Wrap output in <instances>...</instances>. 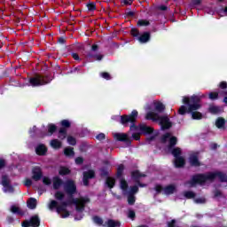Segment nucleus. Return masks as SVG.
Instances as JSON below:
<instances>
[{
  "instance_id": "nucleus-1",
  "label": "nucleus",
  "mask_w": 227,
  "mask_h": 227,
  "mask_svg": "<svg viewBox=\"0 0 227 227\" xmlns=\"http://www.w3.org/2000/svg\"><path fill=\"white\" fill-rule=\"evenodd\" d=\"M64 191L68 195L67 198L63 192L58 191L54 194V198L57 199L58 201H60V203L57 200H51L48 204V208L50 210L55 208L56 212L59 214L60 217L63 219H66V217L70 215V213L67 210V207H70V205H75L76 210L78 212H82L84 207L90 203V198L88 197H80L75 200L72 198V194H75V192L77 191V186H75V183L73 180H68L64 184Z\"/></svg>"
},
{
  "instance_id": "nucleus-2",
  "label": "nucleus",
  "mask_w": 227,
  "mask_h": 227,
  "mask_svg": "<svg viewBox=\"0 0 227 227\" xmlns=\"http://www.w3.org/2000/svg\"><path fill=\"white\" fill-rule=\"evenodd\" d=\"M203 97H205V95H201V96L193 95L191 98H188V97L183 98V104H185L187 106H182L178 110L179 114H185L186 113H192V117L193 120H201V118H203V114L196 111H198V109L201 107V105L200 104V100H201Z\"/></svg>"
},
{
  "instance_id": "nucleus-3",
  "label": "nucleus",
  "mask_w": 227,
  "mask_h": 227,
  "mask_svg": "<svg viewBox=\"0 0 227 227\" xmlns=\"http://www.w3.org/2000/svg\"><path fill=\"white\" fill-rule=\"evenodd\" d=\"M215 178H218L221 182H227L226 174L221 172H211L207 175L193 176L192 180L187 184V187H194L196 184L204 185L207 182H212Z\"/></svg>"
},
{
  "instance_id": "nucleus-4",
  "label": "nucleus",
  "mask_w": 227,
  "mask_h": 227,
  "mask_svg": "<svg viewBox=\"0 0 227 227\" xmlns=\"http://www.w3.org/2000/svg\"><path fill=\"white\" fill-rule=\"evenodd\" d=\"M130 130L134 132L132 137L135 141H139L141 134L151 136L149 140L153 141L158 134L157 131L153 130V128L147 126L146 124H140L138 127L132 125Z\"/></svg>"
},
{
  "instance_id": "nucleus-5",
  "label": "nucleus",
  "mask_w": 227,
  "mask_h": 227,
  "mask_svg": "<svg viewBox=\"0 0 227 227\" xmlns=\"http://www.w3.org/2000/svg\"><path fill=\"white\" fill-rule=\"evenodd\" d=\"M145 119L158 121L161 125V129H170L171 127V121H169V118L167 115L160 116L153 111L147 112Z\"/></svg>"
},
{
  "instance_id": "nucleus-6",
  "label": "nucleus",
  "mask_w": 227,
  "mask_h": 227,
  "mask_svg": "<svg viewBox=\"0 0 227 227\" xmlns=\"http://www.w3.org/2000/svg\"><path fill=\"white\" fill-rule=\"evenodd\" d=\"M120 187H121L123 194L128 195L129 205H134V203H136V197H134V194H136V192H137V191H138L137 185H134V186L129 188V184H127V181L121 179Z\"/></svg>"
},
{
  "instance_id": "nucleus-7",
  "label": "nucleus",
  "mask_w": 227,
  "mask_h": 227,
  "mask_svg": "<svg viewBox=\"0 0 227 227\" xmlns=\"http://www.w3.org/2000/svg\"><path fill=\"white\" fill-rule=\"evenodd\" d=\"M172 155L175 157L174 164L176 168H184L185 166V159L180 155H182L181 148H175L172 150Z\"/></svg>"
},
{
  "instance_id": "nucleus-8",
  "label": "nucleus",
  "mask_w": 227,
  "mask_h": 227,
  "mask_svg": "<svg viewBox=\"0 0 227 227\" xmlns=\"http://www.w3.org/2000/svg\"><path fill=\"white\" fill-rule=\"evenodd\" d=\"M29 82L31 86H43V84H49L47 78L42 75H36L34 78H30Z\"/></svg>"
},
{
  "instance_id": "nucleus-9",
  "label": "nucleus",
  "mask_w": 227,
  "mask_h": 227,
  "mask_svg": "<svg viewBox=\"0 0 227 227\" xmlns=\"http://www.w3.org/2000/svg\"><path fill=\"white\" fill-rule=\"evenodd\" d=\"M155 191L156 192H163V194H173V192H175L176 191V187H175V185L171 184V185H168L165 188H163L160 184H157L155 186Z\"/></svg>"
},
{
  "instance_id": "nucleus-10",
  "label": "nucleus",
  "mask_w": 227,
  "mask_h": 227,
  "mask_svg": "<svg viewBox=\"0 0 227 227\" xmlns=\"http://www.w3.org/2000/svg\"><path fill=\"white\" fill-rule=\"evenodd\" d=\"M137 118V111H132L130 115H123L121 117V123L125 125L127 123H134Z\"/></svg>"
},
{
  "instance_id": "nucleus-11",
  "label": "nucleus",
  "mask_w": 227,
  "mask_h": 227,
  "mask_svg": "<svg viewBox=\"0 0 227 227\" xmlns=\"http://www.w3.org/2000/svg\"><path fill=\"white\" fill-rule=\"evenodd\" d=\"M161 141L162 143H168V148H171V146H175V145H176V137H173L171 133L163 135Z\"/></svg>"
},
{
  "instance_id": "nucleus-12",
  "label": "nucleus",
  "mask_w": 227,
  "mask_h": 227,
  "mask_svg": "<svg viewBox=\"0 0 227 227\" xmlns=\"http://www.w3.org/2000/svg\"><path fill=\"white\" fill-rule=\"evenodd\" d=\"M1 184L4 187V192H13V187L10 185V179L8 176H3Z\"/></svg>"
},
{
  "instance_id": "nucleus-13",
  "label": "nucleus",
  "mask_w": 227,
  "mask_h": 227,
  "mask_svg": "<svg viewBox=\"0 0 227 227\" xmlns=\"http://www.w3.org/2000/svg\"><path fill=\"white\" fill-rule=\"evenodd\" d=\"M38 227L40 226V219L38 216H33L30 218V221H25L22 223V227Z\"/></svg>"
},
{
  "instance_id": "nucleus-14",
  "label": "nucleus",
  "mask_w": 227,
  "mask_h": 227,
  "mask_svg": "<svg viewBox=\"0 0 227 227\" xmlns=\"http://www.w3.org/2000/svg\"><path fill=\"white\" fill-rule=\"evenodd\" d=\"M42 176H43V173H42V168H40V167H35L32 169V178L35 182H38V180H41Z\"/></svg>"
},
{
  "instance_id": "nucleus-15",
  "label": "nucleus",
  "mask_w": 227,
  "mask_h": 227,
  "mask_svg": "<svg viewBox=\"0 0 227 227\" xmlns=\"http://www.w3.org/2000/svg\"><path fill=\"white\" fill-rule=\"evenodd\" d=\"M95 172L93 170H88L87 172L83 173V185H88L89 180L94 178Z\"/></svg>"
},
{
  "instance_id": "nucleus-16",
  "label": "nucleus",
  "mask_w": 227,
  "mask_h": 227,
  "mask_svg": "<svg viewBox=\"0 0 227 227\" xmlns=\"http://www.w3.org/2000/svg\"><path fill=\"white\" fill-rule=\"evenodd\" d=\"M114 137L117 141H126V142L130 141V138H129V135L125 133H115L114 134Z\"/></svg>"
},
{
  "instance_id": "nucleus-17",
  "label": "nucleus",
  "mask_w": 227,
  "mask_h": 227,
  "mask_svg": "<svg viewBox=\"0 0 227 227\" xmlns=\"http://www.w3.org/2000/svg\"><path fill=\"white\" fill-rule=\"evenodd\" d=\"M189 162L192 166H200V160H198V153H191Z\"/></svg>"
},
{
  "instance_id": "nucleus-18",
  "label": "nucleus",
  "mask_w": 227,
  "mask_h": 227,
  "mask_svg": "<svg viewBox=\"0 0 227 227\" xmlns=\"http://www.w3.org/2000/svg\"><path fill=\"white\" fill-rule=\"evenodd\" d=\"M151 107H152V109H154L158 113H162V111H164V109H165V106L160 101L153 102V104L151 106Z\"/></svg>"
},
{
  "instance_id": "nucleus-19",
  "label": "nucleus",
  "mask_w": 227,
  "mask_h": 227,
  "mask_svg": "<svg viewBox=\"0 0 227 227\" xmlns=\"http://www.w3.org/2000/svg\"><path fill=\"white\" fill-rule=\"evenodd\" d=\"M37 155H45L47 153V147L43 144H40L35 148Z\"/></svg>"
},
{
  "instance_id": "nucleus-20",
  "label": "nucleus",
  "mask_w": 227,
  "mask_h": 227,
  "mask_svg": "<svg viewBox=\"0 0 227 227\" xmlns=\"http://www.w3.org/2000/svg\"><path fill=\"white\" fill-rule=\"evenodd\" d=\"M63 184V180H61V178L55 176L53 178V189L58 190L61 187V185Z\"/></svg>"
},
{
  "instance_id": "nucleus-21",
  "label": "nucleus",
  "mask_w": 227,
  "mask_h": 227,
  "mask_svg": "<svg viewBox=\"0 0 227 227\" xmlns=\"http://www.w3.org/2000/svg\"><path fill=\"white\" fill-rule=\"evenodd\" d=\"M11 212L12 214H16L17 215H24V211L19 207L17 205H13L11 207Z\"/></svg>"
},
{
  "instance_id": "nucleus-22",
  "label": "nucleus",
  "mask_w": 227,
  "mask_h": 227,
  "mask_svg": "<svg viewBox=\"0 0 227 227\" xmlns=\"http://www.w3.org/2000/svg\"><path fill=\"white\" fill-rule=\"evenodd\" d=\"M148 40H150V34L148 32L144 33L138 37V41L140 42V43H146Z\"/></svg>"
},
{
  "instance_id": "nucleus-23",
  "label": "nucleus",
  "mask_w": 227,
  "mask_h": 227,
  "mask_svg": "<svg viewBox=\"0 0 227 227\" xmlns=\"http://www.w3.org/2000/svg\"><path fill=\"white\" fill-rule=\"evenodd\" d=\"M27 205L28 208H30V210H34V208H36V199L30 198L27 201Z\"/></svg>"
},
{
  "instance_id": "nucleus-24",
  "label": "nucleus",
  "mask_w": 227,
  "mask_h": 227,
  "mask_svg": "<svg viewBox=\"0 0 227 227\" xmlns=\"http://www.w3.org/2000/svg\"><path fill=\"white\" fill-rule=\"evenodd\" d=\"M131 176L135 182H139V178L145 176V174H141L139 171L135 170L132 172Z\"/></svg>"
},
{
  "instance_id": "nucleus-25",
  "label": "nucleus",
  "mask_w": 227,
  "mask_h": 227,
  "mask_svg": "<svg viewBox=\"0 0 227 227\" xmlns=\"http://www.w3.org/2000/svg\"><path fill=\"white\" fill-rule=\"evenodd\" d=\"M50 145L51 148H55V149L61 148V141L58 139L51 140Z\"/></svg>"
},
{
  "instance_id": "nucleus-26",
  "label": "nucleus",
  "mask_w": 227,
  "mask_h": 227,
  "mask_svg": "<svg viewBox=\"0 0 227 227\" xmlns=\"http://www.w3.org/2000/svg\"><path fill=\"white\" fill-rule=\"evenodd\" d=\"M222 111H223V109L219 106H211L209 107V113H211L212 114H217L218 113H221Z\"/></svg>"
},
{
  "instance_id": "nucleus-27",
  "label": "nucleus",
  "mask_w": 227,
  "mask_h": 227,
  "mask_svg": "<svg viewBox=\"0 0 227 227\" xmlns=\"http://www.w3.org/2000/svg\"><path fill=\"white\" fill-rule=\"evenodd\" d=\"M106 226L107 227H120L121 223L118 221L108 220L107 223H106Z\"/></svg>"
},
{
  "instance_id": "nucleus-28",
  "label": "nucleus",
  "mask_w": 227,
  "mask_h": 227,
  "mask_svg": "<svg viewBox=\"0 0 227 227\" xmlns=\"http://www.w3.org/2000/svg\"><path fill=\"white\" fill-rule=\"evenodd\" d=\"M64 153L67 157H74V148L72 147H67L64 150Z\"/></svg>"
},
{
  "instance_id": "nucleus-29",
  "label": "nucleus",
  "mask_w": 227,
  "mask_h": 227,
  "mask_svg": "<svg viewBox=\"0 0 227 227\" xmlns=\"http://www.w3.org/2000/svg\"><path fill=\"white\" fill-rule=\"evenodd\" d=\"M59 173L61 176L68 175L70 173V169L67 167H60Z\"/></svg>"
},
{
  "instance_id": "nucleus-30",
  "label": "nucleus",
  "mask_w": 227,
  "mask_h": 227,
  "mask_svg": "<svg viewBox=\"0 0 227 227\" xmlns=\"http://www.w3.org/2000/svg\"><path fill=\"white\" fill-rule=\"evenodd\" d=\"M114 178L113 177H107L106 179V185L110 188L113 189V187H114Z\"/></svg>"
},
{
  "instance_id": "nucleus-31",
  "label": "nucleus",
  "mask_w": 227,
  "mask_h": 227,
  "mask_svg": "<svg viewBox=\"0 0 227 227\" xmlns=\"http://www.w3.org/2000/svg\"><path fill=\"white\" fill-rule=\"evenodd\" d=\"M215 125L218 129H223V127L224 126V119L218 118L215 121Z\"/></svg>"
},
{
  "instance_id": "nucleus-32",
  "label": "nucleus",
  "mask_w": 227,
  "mask_h": 227,
  "mask_svg": "<svg viewBox=\"0 0 227 227\" xmlns=\"http://www.w3.org/2000/svg\"><path fill=\"white\" fill-rule=\"evenodd\" d=\"M59 137V139H65L67 137V129H60Z\"/></svg>"
},
{
  "instance_id": "nucleus-33",
  "label": "nucleus",
  "mask_w": 227,
  "mask_h": 227,
  "mask_svg": "<svg viewBox=\"0 0 227 227\" xmlns=\"http://www.w3.org/2000/svg\"><path fill=\"white\" fill-rule=\"evenodd\" d=\"M196 194L192 192H184V197L187 198L188 200H192V198H194Z\"/></svg>"
},
{
  "instance_id": "nucleus-34",
  "label": "nucleus",
  "mask_w": 227,
  "mask_h": 227,
  "mask_svg": "<svg viewBox=\"0 0 227 227\" xmlns=\"http://www.w3.org/2000/svg\"><path fill=\"white\" fill-rule=\"evenodd\" d=\"M67 143H68V145H72L74 146V145H75L77 141L73 137H67Z\"/></svg>"
},
{
  "instance_id": "nucleus-35",
  "label": "nucleus",
  "mask_w": 227,
  "mask_h": 227,
  "mask_svg": "<svg viewBox=\"0 0 227 227\" xmlns=\"http://www.w3.org/2000/svg\"><path fill=\"white\" fill-rule=\"evenodd\" d=\"M48 131L50 132V134H52V133L56 132V125L49 124L48 125Z\"/></svg>"
},
{
  "instance_id": "nucleus-36",
  "label": "nucleus",
  "mask_w": 227,
  "mask_h": 227,
  "mask_svg": "<svg viewBox=\"0 0 227 227\" xmlns=\"http://www.w3.org/2000/svg\"><path fill=\"white\" fill-rule=\"evenodd\" d=\"M51 178L48 176L43 177V184H44V185H51Z\"/></svg>"
},
{
  "instance_id": "nucleus-37",
  "label": "nucleus",
  "mask_w": 227,
  "mask_h": 227,
  "mask_svg": "<svg viewBox=\"0 0 227 227\" xmlns=\"http://www.w3.org/2000/svg\"><path fill=\"white\" fill-rule=\"evenodd\" d=\"M93 222L96 223V224H98L99 226L102 225V218L98 217V216H94L93 217Z\"/></svg>"
},
{
  "instance_id": "nucleus-38",
  "label": "nucleus",
  "mask_w": 227,
  "mask_h": 227,
  "mask_svg": "<svg viewBox=\"0 0 227 227\" xmlns=\"http://www.w3.org/2000/svg\"><path fill=\"white\" fill-rule=\"evenodd\" d=\"M150 24V22L146 20H140L137 22L138 26H148Z\"/></svg>"
},
{
  "instance_id": "nucleus-39",
  "label": "nucleus",
  "mask_w": 227,
  "mask_h": 227,
  "mask_svg": "<svg viewBox=\"0 0 227 227\" xmlns=\"http://www.w3.org/2000/svg\"><path fill=\"white\" fill-rule=\"evenodd\" d=\"M123 169H125L123 165H119V167L117 168V176H121V174L123 173Z\"/></svg>"
},
{
  "instance_id": "nucleus-40",
  "label": "nucleus",
  "mask_w": 227,
  "mask_h": 227,
  "mask_svg": "<svg viewBox=\"0 0 227 227\" xmlns=\"http://www.w3.org/2000/svg\"><path fill=\"white\" fill-rule=\"evenodd\" d=\"M219 97V94L217 92H210L209 93V98L210 100H215Z\"/></svg>"
},
{
  "instance_id": "nucleus-41",
  "label": "nucleus",
  "mask_w": 227,
  "mask_h": 227,
  "mask_svg": "<svg viewBox=\"0 0 227 227\" xmlns=\"http://www.w3.org/2000/svg\"><path fill=\"white\" fill-rule=\"evenodd\" d=\"M87 8H88L89 12H95V10H96L95 4H93V3L88 4Z\"/></svg>"
},
{
  "instance_id": "nucleus-42",
  "label": "nucleus",
  "mask_w": 227,
  "mask_h": 227,
  "mask_svg": "<svg viewBox=\"0 0 227 227\" xmlns=\"http://www.w3.org/2000/svg\"><path fill=\"white\" fill-rule=\"evenodd\" d=\"M100 76L106 81H109V79H111V74H109V73H101Z\"/></svg>"
},
{
  "instance_id": "nucleus-43",
  "label": "nucleus",
  "mask_w": 227,
  "mask_h": 227,
  "mask_svg": "<svg viewBox=\"0 0 227 227\" xmlns=\"http://www.w3.org/2000/svg\"><path fill=\"white\" fill-rule=\"evenodd\" d=\"M24 184L26 185V187H31V185L33 184V181L29 178H27L25 179Z\"/></svg>"
},
{
  "instance_id": "nucleus-44",
  "label": "nucleus",
  "mask_w": 227,
  "mask_h": 227,
  "mask_svg": "<svg viewBox=\"0 0 227 227\" xmlns=\"http://www.w3.org/2000/svg\"><path fill=\"white\" fill-rule=\"evenodd\" d=\"M96 139H98V141H102V139H106V135L104 133H99Z\"/></svg>"
},
{
  "instance_id": "nucleus-45",
  "label": "nucleus",
  "mask_w": 227,
  "mask_h": 227,
  "mask_svg": "<svg viewBox=\"0 0 227 227\" xmlns=\"http://www.w3.org/2000/svg\"><path fill=\"white\" fill-rule=\"evenodd\" d=\"M61 125H62V127L68 128V127H70V121H68L67 120H64V121H61Z\"/></svg>"
},
{
  "instance_id": "nucleus-46",
  "label": "nucleus",
  "mask_w": 227,
  "mask_h": 227,
  "mask_svg": "<svg viewBox=\"0 0 227 227\" xmlns=\"http://www.w3.org/2000/svg\"><path fill=\"white\" fill-rule=\"evenodd\" d=\"M131 35H132V36H138L139 31H137V29H136V28H133V29H131Z\"/></svg>"
},
{
  "instance_id": "nucleus-47",
  "label": "nucleus",
  "mask_w": 227,
  "mask_h": 227,
  "mask_svg": "<svg viewBox=\"0 0 227 227\" xmlns=\"http://www.w3.org/2000/svg\"><path fill=\"white\" fill-rule=\"evenodd\" d=\"M128 216L129 219H134V217H136V213H134V211H129Z\"/></svg>"
},
{
  "instance_id": "nucleus-48",
  "label": "nucleus",
  "mask_w": 227,
  "mask_h": 227,
  "mask_svg": "<svg viewBox=\"0 0 227 227\" xmlns=\"http://www.w3.org/2000/svg\"><path fill=\"white\" fill-rule=\"evenodd\" d=\"M195 203H205V198L196 199Z\"/></svg>"
},
{
  "instance_id": "nucleus-49",
  "label": "nucleus",
  "mask_w": 227,
  "mask_h": 227,
  "mask_svg": "<svg viewBox=\"0 0 227 227\" xmlns=\"http://www.w3.org/2000/svg\"><path fill=\"white\" fill-rule=\"evenodd\" d=\"M220 88H222V90H224V88H227V82H222L220 83Z\"/></svg>"
},
{
  "instance_id": "nucleus-50",
  "label": "nucleus",
  "mask_w": 227,
  "mask_h": 227,
  "mask_svg": "<svg viewBox=\"0 0 227 227\" xmlns=\"http://www.w3.org/2000/svg\"><path fill=\"white\" fill-rule=\"evenodd\" d=\"M75 164H82V158H81V157L76 158Z\"/></svg>"
},
{
  "instance_id": "nucleus-51",
  "label": "nucleus",
  "mask_w": 227,
  "mask_h": 227,
  "mask_svg": "<svg viewBox=\"0 0 227 227\" xmlns=\"http://www.w3.org/2000/svg\"><path fill=\"white\" fill-rule=\"evenodd\" d=\"M176 221L172 220L171 222L168 223V227H175Z\"/></svg>"
},
{
  "instance_id": "nucleus-52",
  "label": "nucleus",
  "mask_w": 227,
  "mask_h": 227,
  "mask_svg": "<svg viewBox=\"0 0 227 227\" xmlns=\"http://www.w3.org/2000/svg\"><path fill=\"white\" fill-rule=\"evenodd\" d=\"M4 164H5L4 160H0V169L2 168H4Z\"/></svg>"
},
{
  "instance_id": "nucleus-53",
  "label": "nucleus",
  "mask_w": 227,
  "mask_h": 227,
  "mask_svg": "<svg viewBox=\"0 0 227 227\" xmlns=\"http://www.w3.org/2000/svg\"><path fill=\"white\" fill-rule=\"evenodd\" d=\"M219 196H221V192L215 191V198H219Z\"/></svg>"
},
{
  "instance_id": "nucleus-54",
  "label": "nucleus",
  "mask_w": 227,
  "mask_h": 227,
  "mask_svg": "<svg viewBox=\"0 0 227 227\" xmlns=\"http://www.w3.org/2000/svg\"><path fill=\"white\" fill-rule=\"evenodd\" d=\"M73 58H74V59H75L76 61L79 60V55H77L76 53H73Z\"/></svg>"
},
{
  "instance_id": "nucleus-55",
  "label": "nucleus",
  "mask_w": 227,
  "mask_h": 227,
  "mask_svg": "<svg viewBox=\"0 0 227 227\" xmlns=\"http://www.w3.org/2000/svg\"><path fill=\"white\" fill-rule=\"evenodd\" d=\"M224 15L227 16V7L223 11L222 17H224Z\"/></svg>"
},
{
  "instance_id": "nucleus-56",
  "label": "nucleus",
  "mask_w": 227,
  "mask_h": 227,
  "mask_svg": "<svg viewBox=\"0 0 227 227\" xmlns=\"http://www.w3.org/2000/svg\"><path fill=\"white\" fill-rule=\"evenodd\" d=\"M200 3H201V0L193 1V4H200Z\"/></svg>"
},
{
  "instance_id": "nucleus-57",
  "label": "nucleus",
  "mask_w": 227,
  "mask_h": 227,
  "mask_svg": "<svg viewBox=\"0 0 227 227\" xmlns=\"http://www.w3.org/2000/svg\"><path fill=\"white\" fill-rule=\"evenodd\" d=\"M167 9H168V7H166V6H164V5L160 6V10L164 11V10H167Z\"/></svg>"
},
{
  "instance_id": "nucleus-58",
  "label": "nucleus",
  "mask_w": 227,
  "mask_h": 227,
  "mask_svg": "<svg viewBox=\"0 0 227 227\" xmlns=\"http://www.w3.org/2000/svg\"><path fill=\"white\" fill-rule=\"evenodd\" d=\"M96 59H97L98 61H100V60L102 59V56H101V55L97 56V57H96Z\"/></svg>"
},
{
  "instance_id": "nucleus-59",
  "label": "nucleus",
  "mask_w": 227,
  "mask_h": 227,
  "mask_svg": "<svg viewBox=\"0 0 227 227\" xmlns=\"http://www.w3.org/2000/svg\"><path fill=\"white\" fill-rule=\"evenodd\" d=\"M75 219L77 220V221H80V219H82V215H81V216H75Z\"/></svg>"
},
{
  "instance_id": "nucleus-60",
  "label": "nucleus",
  "mask_w": 227,
  "mask_h": 227,
  "mask_svg": "<svg viewBox=\"0 0 227 227\" xmlns=\"http://www.w3.org/2000/svg\"><path fill=\"white\" fill-rule=\"evenodd\" d=\"M97 50V45H92V51H96Z\"/></svg>"
},
{
  "instance_id": "nucleus-61",
  "label": "nucleus",
  "mask_w": 227,
  "mask_h": 227,
  "mask_svg": "<svg viewBox=\"0 0 227 227\" xmlns=\"http://www.w3.org/2000/svg\"><path fill=\"white\" fill-rule=\"evenodd\" d=\"M223 102L227 104V96L224 98Z\"/></svg>"
},
{
  "instance_id": "nucleus-62",
  "label": "nucleus",
  "mask_w": 227,
  "mask_h": 227,
  "mask_svg": "<svg viewBox=\"0 0 227 227\" xmlns=\"http://www.w3.org/2000/svg\"><path fill=\"white\" fill-rule=\"evenodd\" d=\"M207 13H209L210 15H214V12H209Z\"/></svg>"
},
{
  "instance_id": "nucleus-63",
  "label": "nucleus",
  "mask_w": 227,
  "mask_h": 227,
  "mask_svg": "<svg viewBox=\"0 0 227 227\" xmlns=\"http://www.w3.org/2000/svg\"><path fill=\"white\" fill-rule=\"evenodd\" d=\"M59 42H63V40L59 39Z\"/></svg>"
}]
</instances>
